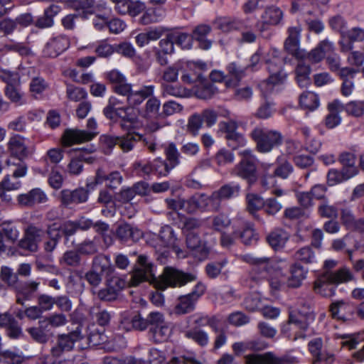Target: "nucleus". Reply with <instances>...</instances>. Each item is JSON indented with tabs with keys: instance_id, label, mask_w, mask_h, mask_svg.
<instances>
[{
	"instance_id": "nucleus-1",
	"label": "nucleus",
	"mask_w": 364,
	"mask_h": 364,
	"mask_svg": "<svg viewBox=\"0 0 364 364\" xmlns=\"http://www.w3.org/2000/svg\"><path fill=\"white\" fill-rule=\"evenodd\" d=\"M107 79L114 85V90L118 95L126 96L127 103L138 106L143 101L154 95V85H144L139 90L134 91L132 85L127 82L125 76L117 70H112L106 74Z\"/></svg>"
},
{
	"instance_id": "nucleus-2",
	"label": "nucleus",
	"mask_w": 364,
	"mask_h": 364,
	"mask_svg": "<svg viewBox=\"0 0 364 364\" xmlns=\"http://www.w3.org/2000/svg\"><path fill=\"white\" fill-rule=\"evenodd\" d=\"M242 261L252 265H257L266 269L269 275L275 274L278 278L269 279L270 287L275 290H278L285 282V277L283 270L287 269L289 264L285 259H279L277 260L270 259L269 257H257L252 255H245L241 256Z\"/></svg>"
},
{
	"instance_id": "nucleus-3",
	"label": "nucleus",
	"mask_w": 364,
	"mask_h": 364,
	"mask_svg": "<svg viewBox=\"0 0 364 364\" xmlns=\"http://www.w3.org/2000/svg\"><path fill=\"white\" fill-rule=\"evenodd\" d=\"M250 136L256 144L257 151L263 154L270 152L283 142V136L279 132L264 127H255Z\"/></svg>"
},
{
	"instance_id": "nucleus-4",
	"label": "nucleus",
	"mask_w": 364,
	"mask_h": 364,
	"mask_svg": "<svg viewBox=\"0 0 364 364\" xmlns=\"http://www.w3.org/2000/svg\"><path fill=\"white\" fill-rule=\"evenodd\" d=\"M276 50H273V58L266 61L269 75L267 80L262 81L259 85L263 95L272 92L276 85L282 84L287 76L282 70V60L276 56Z\"/></svg>"
},
{
	"instance_id": "nucleus-5",
	"label": "nucleus",
	"mask_w": 364,
	"mask_h": 364,
	"mask_svg": "<svg viewBox=\"0 0 364 364\" xmlns=\"http://www.w3.org/2000/svg\"><path fill=\"white\" fill-rule=\"evenodd\" d=\"M150 243L162 255L166 254L169 249H172L178 255L182 253L179 247V240L173 229L169 225L163 226L158 235H154Z\"/></svg>"
},
{
	"instance_id": "nucleus-6",
	"label": "nucleus",
	"mask_w": 364,
	"mask_h": 364,
	"mask_svg": "<svg viewBox=\"0 0 364 364\" xmlns=\"http://www.w3.org/2000/svg\"><path fill=\"white\" fill-rule=\"evenodd\" d=\"M197 277L193 273H187L173 267H166L156 282L159 289H165L168 287H181L188 282L196 281Z\"/></svg>"
},
{
	"instance_id": "nucleus-7",
	"label": "nucleus",
	"mask_w": 364,
	"mask_h": 364,
	"mask_svg": "<svg viewBox=\"0 0 364 364\" xmlns=\"http://www.w3.org/2000/svg\"><path fill=\"white\" fill-rule=\"evenodd\" d=\"M245 364H294L297 363L296 358L290 354L277 355L269 351L262 354L250 353L243 357Z\"/></svg>"
},
{
	"instance_id": "nucleus-8",
	"label": "nucleus",
	"mask_w": 364,
	"mask_h": 364,
	"mask_svg": "<svg viewBox=\"0 0 364 364\" xmlns=\"http://www.w3.org/2000/svg\"><path fill=\"white\" fill-rule=\"evenodd\" d=\"M205 291V285L202 282H198L191 292L178 298V302L174 309L175 314L182 315L193 311L195 309L196 304Z\"/></svg>"
},
{
	"instance_id": "nucleus-9",
	"label": "nucleus",
	"mask_w": 364,
	"mask_h": 364,
	"mask_svg": "<svg viewBox=\"0 0 364 364\" xmlns=\"http://www.w3.org/2000/svg\"><path fill=\"white\" fill-rule=\"evenodd\" d=\"M87 127L90 132L80 129H67L63 136V143L65 146L74 144L83 143L91 141L97 134L93 132L97 128V122L94 118H90L87 122Z\"/></svg>"
},
{
	"instance_id": "nucleus-10",
	"label": "nucleus",
	"mask_w": 364,
	"mask_h": 364,
	"mask_svg": "<svg viewBox=\"0 0 364 364\" xmlns=\"http://www.w3.org/2000/svg\"><path fill=\"white\" fill-rule=\"evenodd\" d=\"M137 261L140 267L134 269L129 280V284L132 287L138 286L140 283L154 278L153 264L148 257L139 255Z\"/></svg>"
},
{
	"instance_id": "nucleus-11",
	"label": "nucleus",
	"mask_w": 364,
	"mask_h": 364,
	"mask_svg": "<svg viewBox=\"0 0 364 364\" xmlns=\"http://www.w3.org/2000/svg\"><path fill=\"white\" fill-rule=\"evenodd\" d=\"M151 318V326L149 331L150 336L156 343L166 341L171 333V328L165 321L164 315L158 312L157 314L152 315Z\"/></svg>"
},
{
	"instance_id": "nucleus-12",
	"label": "nucleus",
	"mask_w": 364,
	"mask_h": 364,
	"mask_svg": "<svg viewBox=\"0 0 364 364\" xmlns=\"http://www.w3.org/2000/svg\"><path fill=\"white\" fill-rule=\"evenodd\" d=\"M302 27L300 24L291 26L287 28V37L284 42V49L289 54L294 57H301L300 49V40Z\"/></svg>"
},
{
	"instance_id": "nucleus-13",
	"label": "nucleus",
	"mask_w": 364,
	"mask_h": 364,
	"mask_svg": "<svg viewBox=\"0 0 364 364\" xmlns=\"http://www.w3.org/2000/svg\"><path fill=\"white\" fill-rule=\"evenodd\" d=\"M232 173L247 180L249 184L254 183L257 179V166L254 159H242L233 168Z\"/></svg>"
},
{
	"instance_id": "nucleus-14",
	"label": "nucleus",
	"mask_w": 364,
	"mask_h": 364,
	"mask_svg": "<svg viewBox=\"0 0 364 364\" xmlns=\"http://www.w3.org/2000/svg\"><path fill=\"white\" fill-rule=\"evenodd\" d=\"M329 311L333 318L347 321L353 318L355 308L350 303L341 300L333 302Z\"/></svg>"
},
{
	"instance_id": "nucleus-15",
	"label": "nucleus",
	"mask_w": 364,
	"mask_h": 364,
	"mask_svg": "<svg viewBox=\"0 0 364 364\" xmlns=\"http://www.w3.org/2000/svg\"><path fill=\"white\" fill-rule=\"evenodd\" d=\"M70 45L68 38L65 35H60L51 38L43 48V54L48 58H55L64 52Z\"/></svg>"
},
{
	"instance_id": "nucleus-16",
	"label": "nucleus",
	"mask_w": 364,
	"mask_h": 364,
	"mask_svg": "<svg viewBox=\"0 0 364 364\" xmlns=\"http://www.w3.org/2000/svg\"><path fill=\"white\" fill-rule=\"evenodd\" d=\"M315 319V315L308 305L304 310L299 309L297 314L291 313L289 317V324L294 325L296 328L306 331L309 324Z\"/></svg>"
},
{
	"instance_id": "nucleus-17",
	"label": "nucleus",
	"mask_w": 364,
	"mask_h": 364,
	"mask_svg": "<svg viewBox=\"0 0 364 364\" xmlns=\"http://www.w3.org/2000/svg\"><path fill=\"white\" fill-rule=\"evenodd\" d=\"M43 234L42 230L34 226H29L26 231L24 237L19 242L20 247L31 252H36Z\"/></svg>"
},
{
	"instance_id": "nucleus-18",
	"label": "nucleus",
	"mask_w": 364,
	"mask_h": 364,
	"mask_svg": "<svg viewBox=\"0 0 364 364\" xmlns=\"http://www.w3.org/2000/svg\"><path fill=\"white\" fill-rule=\"evenodd\" d=\"M283 18V12L278 7L271 6L265 9L261 16V21L257 23L256 26L262 32L267 29L269 26H276L280 23Z\"/></svg>"
},
{
	"instance_id": "nucleus-19",
	"label": "nucleus",
	"mask_w": 364,
	"mask_h": 364,
	"mask_svg": "<svg viewBox=\"0 0 364 364\" xmlns=\"http://www.w3.org/2000/svg\"><path fill=\"white\" fill-rule=\"evenodd\" d=\"M89 192L83 188H79L74 191L68 189L60 192V200L65 205L73 203H82L87 200Z\"/></svg>"
},
{
	"instance_id": "nucleus-20",
	"label": "nucleus",
	"mask_w": 364,
	"mask_h": 364,
	"mask_svg": "<svg viewBox=\"0 0 364 364\" xmlns=\"http://www.w3.org/2000/svg\"><path fill=\"white\" fill-rule=\"evenodd\" d=\"M7 149L10 154L18 159H23L28 155V150L24 143V139L20 135H14L9 139Z\"/></svg>"
},
{
	"instance_id": "nucleus-21",
	"label": "nucleus",
	"mask_w": 364,
	"mask_h": 364,
	"mask_svg": "<svg viewBox=\"0 0 364 364\" xmlns=\"http://www.w3.org/2000/svg\"><path fill=\"white\" fill-rule=\"evenodd\" d=\"M343 105L338 100H335L328 103V114L325 119V125L328 129H333L340 124L341 117L339 112L343 110Z\"/></svg>"
},
{
	"instance_id": "nucleus-22",
	"label": "nucleus",
	"mask_w": 364,
	"mask_h": 364,
	"mask_svg": "<svg viewBox=\"0 0 364 364\" xmlns=\"http://www.w3.org/2000/svg\"><path fill=\"white\" fill-rule=\"evenodd\" d=\"M47 196L40 188H33L26 194L18 196L20 204L25 206H32L37 203H43L47 200Z\"/></svg>"
},
{
	"instance_id": "nucleus-23",
	"label": "nucleus",
	"mask_w": 364,
	"mask_h": 364,
	"mask_svg": "<svg viewBox=\"0 0 364 364\" xmlns=\"http://www.w3.org/2000/svg\"><path fill=\"white\" fill-rule=\"evenodd\" d=\"M39 282L31 281L21 284L17 289L16 303L23 305L26 301L30 300L37 291Z\"/></svg>"
},
{
	"instance_id": "nucleus-24",
	"label": "nucleus",
	"mask_w": 364,
	"mask_h": 364,
	"mask_svg": "<svg viewBox=\"0 0 364 364\" xmlns=\"http://www.w3.org/2000/svg\"><path fill=\"white\" fill-rule=\"evenodd\" d=\"M330 282L329 278L323 272L314 282V291L324 297H331L335 294L336 287Z\"/></svg>"
},
{
	"instance_id": "nucleus-25",
	"label": "nucleus",
	"mask_w": 364,
	"mask_h": 364,
	"mask_svg": "<svg viewBox=\"0 0 364 364\" xmlns=\"http://www.w3.org/2000/svg\"><path fill=\"white\" fill-rule=\"evenodd\" d=\"M329 278L330 282L335 285L355 280V276L347 267H343L336 271L323 272Z\"/></svg>"
},
{
	"instance_id": "nucleus-26",
	"label": "nucleus",
	"mask_w": 364,
	"mask_h": 364,
	"mask_svg": "<svg viewBox=\"0 0 364 364\" xmlns=\"http://www.w3.org/2000/svg\"><path fill=\"white\" fill-rule=\"evenodd\" d=\"M116 234L117 237L123 242L129 240L136 242L142 237L141 231L127 223L120 225L117 229Z\"/></svg>"
},
{
	"instance_id": "nucleus-27",
	"label": "nucleus",
	"mask_w": 364,
	"mask_h": 364,
	"mask_svg": "<svg viewBox=\"0 0 364 364\" xmlns=\"http://www.w3.org/2000/svg\"><path fill=\"white\" fill-rule=\"evenodd\" d=\"M211 31V27L207 24H200L194 28L192 32L193 39L199 43V47L203 50H208L212 46V41L206 38V36Z\"/></svg>"
},
{
	"instance_id": "nucleus-28",
	"label": "nucleus",
	"mask_w": 364,
	"mask_h": 364,
	"mask_svg": "<svg viewBox=\"0 0 364 364\" xmlns=\"http://www.w3.org/2000/svg\"><path fill=\"white\" fill-rule=\"evenodd\" d=\"M91 268L102 275H110L114 272L109 257L103 254L97 255L93 258Z\"/></svg>"
},
{
	"instance_id": "nucleus-29",
	"label": "nucleus",
	"mask_w": 364,
	"mask_h": 364,
	"mask_svg": "<svg viewBox=\"0 0 364 364\" xmlns=\"http://www.w3.org/2000/svg\"><path fill=\"white\" fill-rule=\"evenodd\" d=\"M289 238V233L283 229L277 228L267 237L269 245L275 250L282 249Z\"/></svg>"
},
{
	"instance_id": "nucleus-30",
	"label": "nucleus",
	"mask_w": 364,
	"mask_h": 364,
	"mask_svg": "<svg viewBox=\"0 0 364 364\" xmlns=\"http://www.w3.org/2000/svg\"><path fill=\"white\" fill-rule=\"evenodd\" d=\"M198 210L201 211H218L220 208L219 200L217 199L215 193L208 196L205 194H197Z\"/></svg>"
},
{
	"instance_id": "nucleus-31",
	"label": "nucleus",
	"mask_w": 364,
	"mask_h": 364,
	"mask_svg": "<svg viewBox=\"0 0 364 364\" xmlns=\"http://www.w3.org/2000/svg\"><path fill=\"white\" fill-rule=\"evenodd\" d=\"M244 22L242 19L235 17H220L215 20V25L223 32H230L242 27Z\"/></svg>"
},
{
	"instance_id": "nucleus-32",
	"label": "nucleus",
	"mask_w": 364,
	"mask_h": 364,
	"mask_svg": "<svg viewBox=\"0 0 364 364\" xmlns=\"http://www.w3.org/2000/svg\"><path fill=\"white\" fill-rule=\"evenodd\" d=\"M166 14V10L161 7L151 8L146 10L139 18L141 25H149L161 21Z\"/></svg>"
},
{
	"instance_id": "nucleus-33",
	"label": "nucleus",
	"mask_w": 364,
	"mask_h": 364,
	"mask_svg": "<svg viewBox=\"0 0 364 364\" xmlns=\"http://www.w3.org/2000/svg\"><path fill=\"white\" fill-rule=\"evenodd\" d=\"M186 244L188 248L199 252L203 257H206L209 252V249L205 243L203 242L198 235L195 232L187 233Z\"/></svg>"
},
{
	"instance_id": "nucleus-34",
	"label": "nucleus",
	"mask_w": 364,
	"mask_h": 364,
	"mask_svg": "<svg viewBox=\"0 0 364 364\" xmlns=\"http://www.w3.org/2000/svg\"><path fill=\"white\" fill-rule=\"evenodd\" d=\"M290 273L291 275L287 279L288 287L293 288L300 287L306 278V271L302 266L294 264L291 267Z\"/></svg>"
},
{
	"instance_id": "nucleus-35",
	"label": "nucleus",
	"mask_w": 364,
	"mask_h": 364,
	"mask_svg": "<svg viewBox=\"0 0 364 364\" xmlns=\"http://www.w3.org/2000/svg\"><path fill=\"white\" fill-rule=\"evenodd\" d=\"M184 336L201 347H205L209 343L208 333L198 327L186 331Z\"/></svg>"
},
{
	"instance_id": "nucleus-36",
	"label": "nucleus",
	"mask_w": 364,
	"mask_h": 364,
	"mask_svg": "<svg viewBox=\"0 0 364 364\" xmlns=\"http://www.w3.org/2000/svg\"><path fill=\"white\" fill-rule=\"evenodd\" d=\"M47 328V321L41 320L38 321V327H31L27 329V332L36 342L39 343H46L49 340V336L46 333Z\"/></svg>"
},
{
	"instance_id": "nucleus-37",
	"label": "nucleus",
	"mask_w": 364,
	"mask_h": 364,
	"mask_svg": "<svg viewBox=\"0 0 364 364\" xmlns=\"http://www.w3.org/2000/svg\"><path fill=\"white\" fill-rule=\"evenodd\" d=\"M141 134L136 132H129L124 136H118V146L124 152H128L139 141Z\"/></svg>"
},
{
	"instance_id": "nucleus-38",
	"label": "nucleus",
	"mask_w": 364,
	"mask_h": 364,
	"mask_svg": "<svg viewBox=\"0 0 364 364\" xmlns=\"http://www.w3.org/2000/svg\"><path fill=\"white\" fill-rule=\"evenodd\" d=\"M82 338L80 330L77 328L76 330L58 336V342L62 345L67 351L73 349L75 342Z\"/></svg>"
},
{
	"instance_id": "nucleus-39",
	"label": "nucleus",
	"mask_w": 364,
	"mask_h": 364,
	"mask_svg": "<svg viewBox=\"0 0 364 364\" xmlns=\"http://www.w3.org/2000/svg\"><path fill=\"white\" fill-rule=\"evenodd\" d=\"M4 94L11 102L17 105H21L24 103L23 92L20 84L6 85L4 89Z\"/></svg>"
},
{
	"instance_id": "nucleus-40",
	"label": "nucleus",
	"mask_w": 364,
	"mask_h": 364,
	"mask_svg": "<svg viewBox=\"0 0 364 364\" xmlns=\"http://www.w3.org/2000/svg\"><path fill=\"white\" fill-rule=\"evenodd\" d=\"M59 225L57 224H50L48 226L47 234L49 240L45 242L44 248L46 252H52L56 247L59 240L60 239V235H59L58 229Z\"/></svg>"
},
{
	"instance_id": "nucleus-41",
	"label": "nucleus",
	"mask_w": 364,
	"mask_h": 364,
	"mask_svg": "<svg viewBox=\"0 0 364 364\" xmlns=\"http://www.w3.org/2000/svg\"><path fill=\"white\" fill-rule=\"evenodd\" d=\"M240 190V187L239 185L226 184L214 193L217 199L219 200V204H220L222 200H228L237 196Z\"/></svg>"
},
{
	"instance_id": "nucleus-42",
	"label": "nucleus",
	"mask_w": 364,
	"mask_h": 364,
	"mask_svg": "<svg viewBox=\"0 0 364 364\" xmlns=\"http://www.w3.org/2000/svg\"><path fill=\"white\" fill-rule=\"evenodd\" d=\"M158 311L151 312L146 318H143L140 313L137 312L131 318V323L135 330L144 331L149 326H151L152 315L157 314Z\"/></svg>"
},
{
	"instance_id": "nucleus-43",
	"label": "nucleus",
	"mask_w": 364,
	"mask_h": 364,
	"mask_svg": "<svg viewBox=\"0 0 364 364\" xmlns=\"http://www.w3.org/2000/svg\"><path fill=\"white\" fill-rule=\"evenodd\" d=\"M59 262L63 266L77 267L81 265L82 258L77 250H71L65 252Z\"/></svg>"
},
{
	"instance_id": "nucleus-44",
	"label": "nucleus",
	"mask_w": 364,
	"mask_h": 364,
	"mask_svg": "<svg viewBox=\"0 0 364 364\" xmlns=\"http://www.w3.org/2000/svg\"><path fill=\"white\" fill-rule=\"evenodd\" d=\"M299 103L303 108L312 111L319 106V99L314 92H305L300 95Z\"/></svg>"
},
{
	"instance_id": "nucleus-45",
	"label": "nucleus",
	"mask_w": 364,
	"mask_h": 364,
	"mask_svg": "<svg viewBox=\"0 0 364 364\" xmlns=\"http://www.w3.org/2000/svg\"><path fill=\"white\" fill-rule=\"evenodd\" d=\"M151 96L145 104L144 117L147 119L160 117L159 109L161 106L160 100L155 97Z\"/></svg>"
},
{
	"instance_id": "nucleus-46",
	"label": "nucleus",
	"mask_w": 364,
	"mask_h": 364,
	"mask_svg": "<svg viewBox=\"0 0 364 364\" xmlns=\"http://www.w3.org/2000/svg\"><path fill=\"white\" fill-rule=\"evenodd\" d=\"M166 161L171 168H174L180 164V153L176 144L173 142L169 143L164 149Z\"/></svg>"
},
{
	"instance_id": "nucleus-47",
	"label": "nucleus",
	"mask_w": 364,
	"mask_h": 364,
	"mask_svg": "<svg viewBox=\"0 0 364 364\" xmlns=\"http://www.w3.org/2000/svg\"><path fill=\"white\" fill-rule=\"evenodd\" d=\"M352 172L347 173L342 168L341 171L331 169L327 174V183L329 186H334L352 178Z\"/></svg>"
},
{
	"instance_id": "nucleus-48",
	"label": "nucleus",
	"mask_w": 364,
	"mask_h": 364,
	"mask_svg": "<svg viewBox=\"0 0 364 364\" xmlns=\"http://www.w3.org/2000/svg\"><path fill=\"white\" fill-rule=\"evenodd\" d=\"M339 161L343 166V169L347 173L352 172V176L357 174L358 170L355 167V156L353 154L346 152L340 155Z\"/></svg>"
},
{
	"instance_id": "nucleus-49",
	"label": "nucleus",
	"mask_w": 364,
	"mask_h": 364,
	"mask_svg": "<svg viewBox=\"0 0 364 364\" xmlns=\"http://www.w3.org/2000/svg\"><path fill=\"white\" fill-rule=\"evenodd\" d=\"M322 341L321 338H315L309 343V348L311 353L316 358L318 361L328 360L331 355H326L321 352Z\"/></svg>"
},
{
	"instance_id": "nucleus-50",
	"label": "nucleus",
	"mask_w": 364,
	"mask_h": 364,
	"mask_svg": "<svg viewBox=\"0 0 364 364\" xmlns=\"http://www.w3.org/2000/svg\"><path fill=\"white\" fill-rule=\"evenodd\" d=\"M171 37L175 44L180 46L182 49L189 50L193 46V37L186 33H171Z\"/></svg>"
},
{
	"instance_id": "nucleus-51",
	"label": "nucleus",
	"mask_w": 364,
	"mask_h": 364,
	"mask_svg": "<svg viewBox=\"0 0 364 364\" xmlns=\"http://www.w3.org/2000/svg\"><path fill=\"white\" fill-rule=\"evenodd\" d=\"M294 257L301 262L309 264L314 262L315 252L310 246H305L295 252Z\"/></svg>"
},
{
	"instance_id": "nucleus-52",
	"label": "nucleus",
	"mask_w": 364,
	"mask_h": 364,
	"mask_svg": "<svg viewBox=\"0 0 364 364\" xmlns=\"http://www.w3.org/2000/svg\"><path fill=\"white\" fill-rule=\"evenodd\" d=\"M343 109L348 115L360 117L364 114V102L350 101L343 105Z\"/></svg>"
},
{
	"instance_id": "nucleus-53",
	"label": "nucleus",
	"mask_w": 364,
	"mask_h": 364,
	"mask_svg": "<svg viewBox=\"0 0 364 364\" xmlns=\"http://www.w3.org/2000/svg\"><path fill=\"white\" fill-rule=\"evenodd\" d=\"M77 250L80 255H95L98 252L97 241L95 239L85 240L77 245Z\"/></svg>"
},
{
	"instance_id": "nucleus-54",
	"label": "nucleus",
	"mask_w": 364,
	"mask_h": 364,
	"mask_svg": "<svg viewBox=\"0 0 364 364\" xmlns=\"http://www.w3.org/2000/svg\"><path fill=\"white\" fill-rule=\"evenodd\" d=\"M66 95L69 100L74 102H79L85 99L87 93L84 88L69 84L67 85Z\"/></svg>"
},
{
	"instance_id": "nucleus-55",
	"label": "nucleus",
	"mask_w": 364,
	"mask_h": 364,
	"mask_svg": "<svg viewBox=\"0 0 364 364\" xmlns=\"http://www.w3.org/2000/svg\"><path fill=\"white\" fill-rule=\"evenodd\" d=\"M247 209L251 213H254L259 209L264 208V200L263 198L254 193H249L246 196Z\"/></svg>"
},
{
	"instance_id": "nucleus-56",
	"label": "nucleus",
	"mask_w": 364,
	"mask_h": 364,
	"mask_svg": "<svg viewBox=\"0 0 364 364\" xmlns=\"http://www.w3.org/2000/svg\"><path fill=\"white\" fill-rule=\"evenodd\" d=\"M227 260L212 262L205 266V272L210 279L216 278L220 273L222 269L227 264Z\"/></svg>"
},
{
	"instance_id": "nucleus-57",
	"label": "nucleus",
	"mask_w": 364,
	"mask_h": 364,
	"mask_svg": "<svg viewBox=\"0 0 364 364\" xmlns=\"http://www.w3.org/2000/svg\"><path fill=\"white\" fill-rule=\"evenodd\" d=\"M116 52V44L111 45L107 41H100L95 48V53L100 58H109Z\"/></svg>"
},
{
	"instance_id": "nucleus-58",
	"label": "nucleus",
	"mask_w": 364,
	"mask_h": 364,
	"mask_svg": "<svg viewBox=\"0 0 364 364\" xmlns=\"http://www.w3.org/2000/svg\"><path fill=\"white\" fill-rule=\"evenodd\" d=\"M234 154L225 149H220L215 155L214 160L218 166H225L234 161Z\"/></svg>"
},
{
	"instance_id": "nucleus-59",
	"label": "nucleus",
	"mask_w": 364,
	"mask_h": 364,
	"mask_svg": "<svg viewBox=\"0 0 364 364\" xmlns=\"http://www.w3.org/2000/svg\"><path fill=\"white\" fill-rule=\"evenodd\" d=\"M202 117L198 114L191 115L188 119L187 131L193 136L198 134L200 129L202 127Z\"/></svg>"
},
{
	"instance_id": "nucleus-60",
	"label": "nucleus",
	"mask_w": 364,
	"mask_h": 364,
	"mask_svg": "<svg viewBox=\"0 0 364 364\" xmlns=\"http://www.w3.org/2000/svg\"><path fill=\"white\" fill-rule=\"evenodd\" d=\"M23 358L10 350L0 351V362L3 364H21Z\"/></svg>"
},
{
	"instance_id": "nucleus-61",
	"label": "nucleus",
	"mask_w": 364,
	"mask_h": 364,
	"mask_svg": "<svg viewBox=\"0 0 364 364\" xmlns=\"http://www.w3.org/2000/svg\"><path fill=\"white\" fill-rule=\"evenodd\" d=\"M6 164L9 167L14 168L11 171L13 177L15 178L23 177L27 173L28 166L26 163L22 161V159H18L17 163H12L10 160H7Z\"/></svg>"
},
{
	"instance_id": "nucleus-62",
	"label": "nucleus",
	"mask_w": 364,
	"mask_h": 364,
	"mask_svg": "<svg viewBox=\"0 0 364 364\" xmlns=\"http://www.w3.org/2000/svg\"><path fill=\"white\" fill-rule=\"evenodd\" d=\"M0 80L6 85L21 84L19 74L6 69H0Z\"/></svg>"
},
{
	"instance_id": "nucleus-63",
	"label": "nucleus",
	"mask_w": 364,
	"mask_h": 364,
	"mask_svg": "<svg viewBox=\"0 0 364 364\" xmlns=\"http://www.w3.org/2000/svg\"><path fill=\"white\" fill-rule=\"evenodd\" d=\"M153 169L155 174L160 176H167L173 169L168 164L161 158H156L153 161Z\"/></svg>"
},
{
	"instance_id": "nucleus-64",
	"label": "nucleus",
	"mask_w": 364,
	"mask_h": 364,
	"mask_svg": "<svg viewBox=\"0 0 364 364\" xmlns=\"http://www.w3.org/2000/svg\"><path fill=\"white\" fill-rule=\"evenodd\" d=\"M183 109V106L175 101H168L162 106V111L160 112V117H166L180 112Z\"/></svg>"
}]
</instances>
